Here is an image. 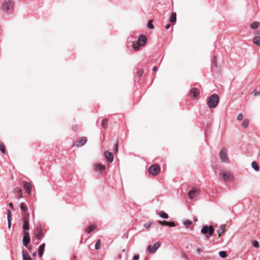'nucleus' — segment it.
<instances>
[{"label":"nucleus","instance_id":"19","mask_svg":"<svg viewBox=\"0 0 260 260\" xmlns=\"http://www.w3.org/2000/svg\"><path fill=\"white\" fill-rule=\"evenodd\" d=\"M22 254L23 260H32V258L29 256L26 251L23 250Z\"/></svg>","mask_w":260,"mask_h":260},{"label":"nucleus","instance_id":"30","mask_svg":"<svg viewBox=\"0 0 260 260\" xmlns=\"http://www.w3.org/2000/svg\"><path fill=\"white\" fill-rule=\"evenodd\" d=\"M159 215L160 217L163 219H168L169 218L168 214L165 212H160Z\"/></svg>","mask_w":260,"mask_h":260},{"label":"nucleus","instance_id":"53","mask_svg":"<svg viewBox=\"0 0 260 260\" xmlns=\"http://www.w3.org/2000/svg\"><path fill=\"white\" fill-rule=\"evenodd\" d=\"M36 255H37V252H34V253H32V256H36Z\"/></svg>","mask_w":260,"mask_h":260},{"label":"nucleus","instance_id":"23","mask_svg":"<svg viewBox=\"0 0 260 260\" xmlns=\"http://www.w3.org/2000/svg\"><path fill=\"white\" fill-rule=\"evenodd\" d=\"M224 226H225V225H221L218 229L217 232L218 233L219 236H220L222 234L224 233V232H225L224 229Z\"/></svg>","mask_w":260,"mask_h":260},{"label":"nucleus","instance_id":"12","mask_svg":"<svg viewBox=\"0 0 260 260\" xmlns=\"http://www.w3.org/2000/svg\"><path fill=\"white\" fill-rule=\"evenodd\" d=\"M87 142V139L85 137H83L79 139L78 141L74 143V146L77 147L83 146Z\"/></svg>","mask_w":260,"mask_h":260},{"label":"nucleus","instance_id":"7","mask_svg":"<svg viewBox=\"0 0 260 260\" xmlns=\"http://www.w3.org/2000/svg\"><path fill=\"white\" fill-rule=\"evenodd\" d=\"M220 177L226 182H231L233 180V175L231 172H222L220 174Z\"/></svg>","mask_w":260,"mask_h":260},{"label":"nucleus","instance_id":"9","mask_svg":"<svg viewBox=\"0 0 260 260\" xmlns=\"http://www.w3.org/2000/svg\"><path fill=\"white\" fill-rule=\"evenodd\" d=\"M161 242H155L152 247L151 245H148L147 250L150 253H154L160 246Z\"/></svg>","mask_w":260,"mask_h":260},{"label":"nucleus","instance_id":"52","mask_svg":"<svg viewBox=\"0 0 260 260\" xmlns=\"http://www.w3.org/2000/svg\"><path fill=\"white\" fill-rule=\"evenodd\" d=\"M201 251H202V249H200V248H198V249H197V253H200V252H201Z\"/></svg>","mask_w":260,"mask_h":260},{"label":"nucleus","instance_id":"40","mask_svg":"<svg viewBox=\"0 0 260 260\" xmlns=\"http://www.w3.org/2000/svg\"><path fill=\"white\" fill-rule=\"evenodd\" d=\"M12 217V213L10 209H8L7 210V219H11Z\"/></svg>","mask_w":260,"mask_h":260},{"label":"nucleus","instance_id":"13","mask_svg":"<svg viewBox=\"0 0 260 260\" xmlns=\"http://www.w3.org/2000/svg\"><path fill=\"white\" fill-rule=\"evenodd\" d=\"M23 186L26 192L28 194H30L31 192V184L29 182L24 181Z\"/></svg>","mask_w":260,"mask_h":260},{"label":"nucleus","instance_id":"2","mask_svg":"<svg viewBox=\"0 0 260 260\" xmlns=\"http://www.w3.org/2000/svg\"><path fill=\"white\" fill-rule=\"evenodd\" d=\"M147 40V37L145 35H141L138 39L137 44L134 42H132L133 49L136 51L138 50L140 46H143L145 45Z\"/></svg>","mask_w":260,"mask_h":260},{"label":"nucleus","instance_id":"43","mask_svg":"<svg viewBox=\"0 0 260 260\" xmlns=\"http://www.w3.org/2000/svg\"><path fill=\"white\" fill-rule=\"evenodd\" d=\"M181 256L182 258L185 259L186 260H188V256L184 252H182L181 253Z\"/></svg>","mask_w":260,"mask_h":260},{"label":"nucleus","instance_id":"17","mask_svg":"<svg viewBox=\"0 0 260 260\" xmlns=\"http://www.w3.org/2000/svg\"><path fill=\"white\" fill-rule=\"evenodd\" d=\"M158 223L161 225L169 226L170 227H174L175 226V224L173 222H169L167 221H158Z\"/></svg>","mask_w":260,"mask_h":260},{"label":"nucleus","instance_id":"51","mask_svg":"<svg viewBox=\"0 0 260 260\" xmlns=\"http://www.w3.org/2000/svg\"><path fill=\"white\" fill-rule=\"evenodd\" d=\"M9 205L12 209H13V204L12 202H10Z\"/></svg>","mask_w":260,"mask_h":260},{"label":"nucleus","instance_id":"46","mask_svg":"<svg viewBox=\"0 0 260 260\" xmlns=\"http://www.w3.org/2000/svg\"><path fill=\"white\" fill-rule=\"evenodd\" d=\"M213 63H214V66L216 67H217V61H216V56H214V60H213Z\"/></svg>","mask_w":260,"mask_h":260},{"label":"nucleus","instance_id":"49","mask_svg":"<svg viewBox=\"0 0 260 260\" xmlns=\"http://www.w3.org/2000/svg\"><path fill=\"white\" fill-rule=\"evenodd\" d=\"M158 68L156 66H154L153 67V69H152V71L153 72H155V71H156L157 70Z\"/></svg>","mask_w":260,"mask_h":260},{"label":"nucleus","instance_id":"36","mask_svg":"<svg viewBox=\"0 0 260 260\" xmlns=\"http://www.w3.org/2000/svg\"><path fill=\"white\" fill-rule=\"evenodd\" d=\"M153 20L151 19L148 21V24H147V27L149 29H152L154 28V26L152 24Z\"/></svg>","mask_w":260,"mask_h":260},{"label":"nucleus","instance_id":"15","mask_svg":"<svg viewBox=\"0 0 260 260\" xmlns=\"http://www.w3.org/2000/svg\"><path fill=\"white\" fill-rule=\"evenodd\" d=\"M94 170L96 171L103 172L106 170V167L102 164H96L94 166Z\"/></svg>","mask_w":260,"mask_h":260},{"label":"nucleus","instance_id":"28","mask_svg":"<svg viewBox=\"0 0 260 260\" xmlns=\"http://www.w3.org/2000/svg\"><path fill=\"white\" fill-rule=\"evenodd\" d=\"M251 167L256 171H258L259 170V167L255 161L252 162Z\"/></svg>","mask_w":260,"mask_h":260},{"label":"nucleus","instance_id":"44","mask_svg":"<svg viewBox=\"0 0 260 260\" xmlns=\"http://www.w3.org/2000/svg\"><path fill=\"white\" fill-rule=\"evenodd\" d=\"M139 258H140L139 255V254H136V255H134V256H133V257L132 258V260H139Z\"/></svg>","mask_w":260,"mask_h":260},{"label":"nucleus","instance_id":"14","mask_svg":"<svg viewBox=\"0 0 260 260\" xmlns=\"http://www.w3.org/2000/svg\"><path fill=\"white\" fill-rule=\"evenodd\" d=\"M199 91L197 88H192L189 92L190 96L192 98H196L199 95Z\"/></svg>","mask_w":260,"mask_h":260},{"label":"nucleus","instance_id":"35","mask_svg":"<svg viewBox=\"0 0 260 260\" xmlns=\"http://www.w3.org/2000/svg\"><path fill=\"white\" fill-rule=\"evenodd\" d=\"M219 255L221 258H225L227 256V254L225 251H220L219 252Z\"/></svg>","mask_w":260,"mask_h":260},{"label":"nucleus","instance_id":"22","mask_svg":"<svg viewBox=\"0 0 260 260\" xmlns=\"http://www.w3.org/2000/svg\"><path fill=\"white\" fill-rule=\"evenodd\" d=\"M176 17H177L176 13L175 12H173L171 14L170 18V20H169L170 22L171 23H175L177 20Z\"/></svg>","mask_w":260,"mask_h":260},{"label":"nucleus","instance_id":"39","mask_svg":"<svg viewBox=\"0 0 260 260\" xmlns=\"http://www.w3.org/2000/svg\"><path fill=\"white\" fill-rule=\"evenodd\" d=\"M143 74V70L139 69L137 71V75L139 77H141Z\"/></svg>","mask_w":260,"mask_h":260},{"label":"nucleus","instance_id":"45","mask_svg":"<svg viewBox=\"0 0 260 260\" xmlns=\"http://www.w3.org/2000/svg\"><path fill=\"white\" fill-rule=\"evenodd\" d=\"M11 227V219L8 220V228L10 229Z\"/></svg>","mask_w":260,"mask_h":260},{"label":"nucleus","instance_id":"42","mask_svg":"<svg viewBox=\"0 0 260 260\" xmlns=\"http://www.w3.org/2000/svg\"><path fill=\"white\" fill-rule=\"evenodd\" d=\"M243 117L242 113H239L237 116V120L239 121H241L242 120Z\"/></svg>","mask_w":260,"mask_h":260},{"label":"nucleus","instance_id":"21","mask_svg":"<svg viewBox=\"0 0 260 260\" xmlns=\"http://www.w3.org/2000/svg\"><path fill=\"white\" fill-rule=\"evenodd\" d=\"M95 229L96 226L94 224H91L86 229L85 233H87L88 234H89L91 232H93Z\"/></svg>","mask_w":260,"mask_h":260},{"label":"nucleus","instance_id":"24","mask_svg":"<svg viewBox=\"0 0 260 260\" xmlns=\"http://www.w3.org/2000/svg\"><path fill=\"white\" fill-rule=\"evenodd\" d=\"M259 25V23L257 21L253 22L250 25V28L253 29H256Z\"/></svg>","mask_w":260,"mask_h":260},{"label":"nucleus","instance_id":"34","mask_svg":"<svg viewBox=\"0 0 260 260\" xmlns=\"http://www.w3.org/2000/svg\"><path fill=\"white\" fill-rule=\"evenodd\" d=\"M183 223L186 227H188L192 224V221L189 219H186L183 221Z\"/></svg>","mask_w":260,"mask_h":260},{"label":"nucleus","instance_id":"10","mask_svg":"<svg viewBox=\"0 0 260 260\" xmlns=\"http://www.w3.org/2000/svg\"><path fill=\"white\" fill-rule=\"evenodd\" d=\"M199 194V190L197 188H192L188 192V197L190 199H193Z\"/></svg>","mask_w":260,"mask_h":260},{"label":"nucleus","instance_id":"32","mask_svg":"<svg viewBox=\"0 0 260 260\" xmlns=\"http://www.w3.org/2000/svg\"><path fill=\"white\" fill-rule=\"evenodd\" d=\"M249 125V120L247 119H244L242 123V126L243 128H246Z\"/></svg>","mask_w":260,"mask_h":260},{"label":"nucleus","instance_id":"26","mask_svg":"<svg viewBox=\"0 0 260 260\" xmlns=\"http://www.w3.org/2000/svg\"><path fill=\"white\" fill-rule=\"evenodd\" d=\"M113 150L114 153H117L118 151V140H116V142L114 144L113 148Z\"/></svg>","mask_w":260,"mask_h":260},{"label":"nucleus","instance_id":"29","mask_svg":"<svg viewBox=\"0 0 260 260\" xmlns=\"http://www.w3.org/2000/svg\"><path fill=\"white\" fill-rule=\"evenodd\" d=\"M0 150L1 151L3 154H6V150L5 146L3 143H0Z\"/></svg>","mask_w":260,"mask_h":260},{"label":"nucleus","instance_id":"20","mask_svg":"<svg viewBox=\"0 0 260 260\" xmlns=\"http://www.w3.org/2000/svg\"><path fill=\"white\" fill-rule=\"evenodd\" d=\"M23 232H28L29 230V221H23Z\"/></svg>","mask_w":260,"mask_h":260},{"label":"nucleus","instance_id":"33","mask_svg":"<svg viewBox=\"0 0 260 260\" xmlns=\"http://www.w3.org/2000/svg\"><path fill=\"white\" fill-rule=\"evenodd\" d=\"M108 125V119L107 118H104L103 119L102 122V126L103 128H106Z\"/></svg>","mask_w":260,"mask_h":260},{"label":"nucleus","instance_id":"37","mask_svg":"<svg viewBox=\"0 0 260 260\" xmlns=\"http://www.w3.org/2000/svg\"><path fill=\"white\" fill-rule=\"evenodd\" d=\"M100 246H101V241H100V240H98L95 244V247H94L95 249V250L99 249L100 248Z\"/></svg>","mask_w":260,"mask_h":260},{"label":"nucleus","instance_id":"1","mask_svg":"<svg viewBox=\"0 0 260 260\" xmlns=\"http://www.w3.org/2000/svg\"><path fill=\"white\" fill-rule=\"evenodd\" d=\"M219 102V97L218 94L214 93L208 97L207 105L210 108H216Z\"/></svg>","mask_w":260,"mask_h":260},{"label":"nucleus","instance_id":"6","mask_svg":"<svg viewBox=\"0 0 260 260\" xmlns=\"http://www.w3.org/2000/svg\"><path fill=\"white\" fill-rule=\"evenodd\" d=\"M219 157L223 162H229V158L227 155V151L225 148H222L219 152Z\"/></svg>","mask_w":260,"mask_h":260},{"label":"nucleus","instance_id":"38","mask_svg":"<svg viewBox=\"0 0 260 260\" xmlns=\"http://www.w3.org/2000/svg\"><path fill=\"white\" fill-rule=\"evenodd\" d=\"M152 222H148L144 224L143 226L146 229H148L150 227V226L152 225Z\"/></svg>","mask_w":260,"mask_h":260},{"label":"nucleus","instance_id":"48","mask_svg":"<svg viewBox=\"0 0 260 260\" xmlns=\"http://www.w3.org/2000/svg\"><path fill=\"white\" fill-rule=\"evenodd\" d=\"M171 26V24L170 23H168V24H167L165 26V28L166 29H169Z\"/></svg>","mask_w":260,"mask_h":260},{"label":"nucleus","instance_id":"25","mask_svg":"<svg viewBox=\"0 0 260 260\" xmlns=\"http://www.w3.org/2000/svg\"><path fill=\"white\" fill-rule=\"evenodd\" d=\"M20 208L24 213L28 211L27 207L23 202L21 203Z\"/></svg>","mask_w":260,"mask_h":260},{"label":"nucleus","instance_id":"16","mask_svg":"<svg viewBox=\"0 0 260 260\" xmlns=\"http://www.w3.org/2000/svg\"><path fill=\"white\" fill-rule=\"evenodd\" d=\"M104 154L108 161L111 163L113 161V156L112 152L108 151V150H105L104 152Z\"/></svg>","mask_w":260,"mask_h":260},{"label":"nucleus","instance_id":"11","mask_svg":"<svg viewBox=\"0 0 260 260\" xmlns=\"http://www.w3.org/2000/svg\"><path fill=\"white\" fill-rule=\"evenodd\" d=\"M44 236L42 229L38 228L35 233V237L36 239L40 240L42 239Z\"/></svg>","mask_w":260,"mask_h":260},{"label":"nucleus","instance_id":"50","mask_svg":"<svg viewBox=\"0 0 260 260\" xmlns=\"http://www.w3.org/2000/svg\"><path fill=\"white\" fill-rule=\"evenodd\" d=\"M260 94V92H258V91H255L254 93V95L255 96H257L258 95H259Z\"/></svg>","mask_w":260,"mask_h":260},{"label":"nucleus","instance_id":"3","mask_svg":"<svg viewBox=\"0 0 260 260\" xmlns=\"http://www.w3.org/2000/svg\"><path fill=\"white\" fill-rule=\"evenodd\" d=\"M14 7V2L10 0L5 1L2 6V10L9 14L10 12L13 11Z\"/></svg>","mask_w":260,"mask_h":260},{"label":"nucleus","instance_id":"18","mask_svg":"<svg viewBox=\"0 0 260 260\" xmlns=\"http://www.w3.org/2000/svg\"><path fill=\"white\" fill-rule=\"evenodd\" d=\"M45 247V243H43L39 246V249H38V254H39V256L40 257H42V256L44 254Z\"/></svg>","mask_w":260,"mask_h":260},{"label":"nucleus","instance_id":"8","mask_svg":"<svg viewBox=\"0 0 260 260\" xmlns=\"http://www.w3.org/2000/svg\"><path fill=\"white\" fill-rule=\"evenodd\" d=\"M30 241V237L29 232H23L22 244L24 246L27 247Z\"/></svg>","mask_w":260,"mask_h":260},{"label":"nucleus","instance_id":"5","mask_svg":"<svg viewBox=\"0 0 260 260\" xmlns=\"http://www.w3.org/2000/svg\"><path fill=\"white\" fill-rule=\"evenodd\" d=\"M160 171V167L156 164H153L150 166L148 169V173L153 176L157 175Z\"/></svg>","mask_w":260,"mask_h":260},{"label":"nucleus","instance_id":"47","mask_svg":"<svg viewBox=\"0 0 260 260\" xmlns=\"http://www.w3.org/2000/svg\"><path fill=\"white\" fill-rule=\"evenodd\" d=\"M16 189H18V192L21 193V194H22V192H23V191H22V189L19 187H17L16 188Z\"/></svg>","mask_w":260,"mask_h":260},{"label":"nucleus","instance_id":"27","mask_svg":"<svg viewBox=\"0 0 260 260\" xmlns=\"http://www.w3.org/2000/svg\"><path fill=\"white\" fill-rule=\"evenodd\" d=\"M253 43L256 45L260 46V37L256 36L253 38Z\"/></svg>","mask_w":260,"mask_h":260},{"label":"nucleus","instance_id":"4","mask_svg":"<svg viewBox=\"0 0 260 260\" xmlns=\"http://www.w3.org/2000/svg\"><path fill=\"white\" fill-rule=\"evenodd\" d=\"M201 232V233L204 235L208 234L209 236H212L214 232V229L211 225L208 226L207 225H205L203 226Z\"/></svg>","mask_w":260,"mask_h":260},{"label":"nucleus","instance_id":"41","mask_svg":"<svg viewBox=\"0 0 260 260\" xmlns=\"http://www.w3.org/2000/svg\"><path fill=\"white\" fill-rule=\"evenodd\" d=\"M252 245L254 247H256V248H258L259 247V243L258 242L256 241V240H254L253 242H252Z\"/></svg>","mask_w":260,"mask_h":260},{"label":"nucleus","instance_id":"31","mask_svg":"<svg viewBox=\"0 0 260 260\" xmlns=\"http://www.w3.org/2000/svg\"><path fill=\"white\" fill-rule=\"evenodd\" d=\"M29 214L28 211L25 212L24 214L23 215V221H29Z\"/></svg>","mask_w":260,"mask_h":260}]
</instances>
